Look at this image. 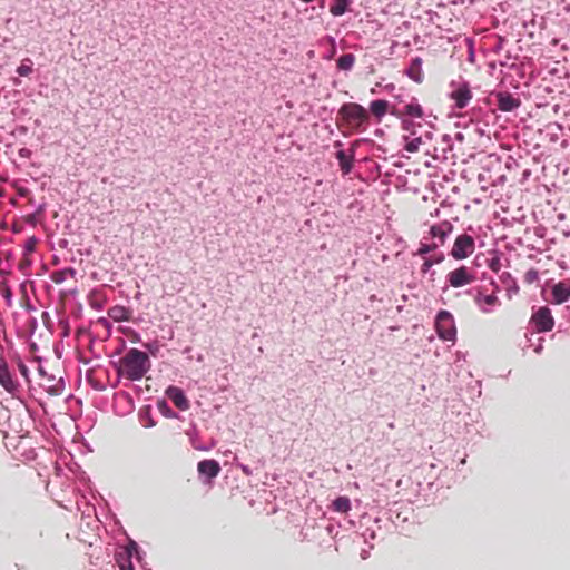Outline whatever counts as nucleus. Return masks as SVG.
Here are the masks:
<instances>
[{
	"label": "nucleus",
	"mask_w": 570,
	"mask_h": 570,
	"mask_svg": "<svg viewBox=\"0 0 570 570\" xmlns=\"http://www.w3.org/2000/svg\"><path fill=\"white\" fill-rule=\"evenodd\" d=\"M453 230V225L449 220H443L438 225H433L430 228V234L434 238H439L440 244L444 245L449 234Z\"/></svg>",
	"instance_id": "nucleus-14"
},
{
	"label": "nucleus",
	"mask_w": 570,
	"mask_h": 570,
	"mask_svg": "<svg viewBox=\"0 0 570 570\" xmlns=\"http://www.w3.org/2000/svg\"><path fill=\"white\" fill-rule=\"evenodd\" d=\"M23 265H30V261L24 256L23 261L20 263V267H23Z\"/></svg>",
	"instance_id": "nucleus-35"
},
{
	"label": "nucleus",
	"mask_w": 570,
	"mask_h": 570,
	"mask_svg": "<svg viewBox=\"0 0 570 570\" xmlns=\"http://www.w3.org/2000/svg\"><path fill=\"white\" fill-rule=\"evenodd\" d=\"M422 144V138L417 137L406 142L404 149L409 153H417Z\"/></svg>",
	"instance_id": "nucleus-28"
},
{
	"label": "nucleus",
	"mask_w": 570,
	"mask_h": 570,
	"mask_svg": "<svg viewBox=\"0 0 570 570\" xmlns=\"http://www.w3.org/2000/svg\"><path fill=\"white\" fill-rule=\"evenodd\" d=\"M131 312L121 305H115L108 309V316L115 322L129 321Z\"/></svg>",
	"instance_id": "nucleus-19"
},
{
	"label": "nucleus",
	"mask_w": 570,
	"mask_h": 570,
	"mask_svg": "<svg viewBox=\"0 0 570 570\" xmlns=\"http://www.w3.org/2000/svg\"><path fill=\"white\" fill-rule=\"evenodd\" d=\"M0 385L12 396L20 392V384L10 372L4 360L0 358Z\"/></svg>",
	"instance_id": "nucleus-9"
},
{
	"label": "nucleus",
	"mask_w": 570,
	"mask_h": 570,
	"mask_svg": "<svg viewBox=\"0 0 570 570\" xmlns=\"http://www.w3.org/2000/svg\"><path fill=\"white\" fill-rule=\"evenodd\" d=\"M158 409H159L160 411H163V409H167V412H168L167 416H168V417H173V416H174L173 411L167 406V404H166V402H165V401L158 402Z\"/></svg>",
	"instance_id": "nucleus-31"
},
{
	"label": "nucleus",
	"mask_w": 570,
	"mask_h": 570,
	"mask_svg": "<svg viewBox=\"0 0 570 570\" xmlns=\"http://www.w3.org/2000/svg\"><path fill=\"white\" fill-rule=\"evenodd\" d=\"M336 158L340 163V166H341V169L343 170V173L348 174L352 168L353 156L347 157V155L345 154L344 150H340L336 153Z\"/></svg>",
	"instance_id": "nucleus-21"
},
{
	"label": "nucleus",
	"mask_w": 570,
	"mask_h": 570,
	"mask_svg": "<svg viewBox=\"0 0 570 570\" xmlns=\"http://www.w3.org/2000/svg\"><path fill=\"white\" fill-rule=\"evenodd\" d=\"M390 112L399 119L403 117L423 118V107L417 102L416 98H411L410 101L399 100V104L393 106Z\"/></svg>",
	"instance_id": "nucleus-4"
},
{
	"label": "nucleus",
	"mask_w": 570,
	"mask_h": 570,
	"mask_svg": "<svg viewBox=\"0 0 570 570\" xmlns=\"http://www.w3.org/2000/svg\"><path fill=\"white\" fill-rule=\"evenodd\" d=\"M475 249L474 238L468 234L459 235L453 244L450 255L456 259H465L473 254Z\"/></svg>",
	"instance_id": "nucleus-6"
},
{
	"label": "nucleus",
	"mask_w": 570,
	"mask_h": 570,
	"mask_svg": "<svg viewBox=\"0 0 570 570\" xmlns=\"http://www.w3.org/2000/svg\"><path fill=\"white\" fill-rule=\"evenodd\" d=\"M495 97L498 101V108L504 112L513 111L521 105V100L512 96L510 92L500 91L495 94Z\"/></svg>",
	"instance_id": "nucleus-11"
},
{
	"label": "nucleus",
	"mask_w": 570,
	"mask_h": 570,
	"mask_svg": "<svg viewBox=\"0 0 570 570\" xmlns=\"http://www.w3.org/2000/svg\"><path fill=\"white\" fill-rule=\"evenodd\" d=\"M2 295L7 298V299H10L11 298V291L8 286H4L3 289H2Z\"/></svg>",
	"instance_id": "nucleus-33"
},
{
	"label": "nucleus",
	"mask_w": 570,
	"mask_h": 570,
	"mask_svg": "<svg viewBox=\"0 0 570 570\" xmlns=\"http://www.w3.org/2000/svg\"><path fill=\"white\" fill-rule=\"evenodd\" d=\"M423 60L420 57H415L411 60L406 75L410 79L416 83H421L424 79L422 70Z\"/></svg>",
	"instance_id": "nucleus-15"
},
{
	"label": "nucleus",
	"mask_w": 570,
	"mask_h": 570,
	"mask_svg": "<svg viewBox=\"0 0 570 570\" xmlns=\"http://www.w3.org/2000/svg\"><path fill=\"white\" fill-rule=\"evenodd\" d=\"M475 271L465 265H462L446 274V282L454 288L470 285L475 281Z\"/></svg>",
	"instance_id": "nucleus-5"
},
{
	"label": "nucleus",
	"mask_w": 570,
	"mask_h": 570,
	"mask_svg": "<svg viewBox=\"0 0 570 570\" xmlns=\"http://www.w3.org/2000/svg\"><path fill=\"white\" fill-rule=\"evenodd\" d=\"M33 72L32 62L26 58L22 63L17 68V73L21 77H28Z\"/></svg>",
	"instance_id": "nucleus-25"
},
{
	"label": "nucleus",
	"mask_w": 570,
	"mask_h": 570,
	"mask_svg": "<svg viewBox=\"0 0 570 570\" xmlns=\"http://www.w3.org/2000/svg\"><path fill=\"white\" fill-rule=\"evenodd\" d=\"M341 126L352 132H363L370 122L368 111L357 102H345L338 109Z\"/></svg>",
	"instance_id": "nucleus-2"
},
{
	"label": "nucleus",
	"mask_w": 570,
	"mask_h": 570,
	"mask_svg": "<svg viewBox=\"0 0 570 570\" xmlns=\"http://www.w3.org/2000/svg\"><path fill=\"white\" fill-rule=\"evenodd\" d=\"M334 511L347 513L351 510V501L347 497H338L332 503Z\"/></svg>",
	"instance_id": "nucleus-22"
},
{
	"label": "nucleus",
	"mask_w": 570,
	"mask_h": 570,
	"mask_svg": "<svg viewBox=\"0 0 570 570\" xmlns=\"http://www.w3.org/2000/svg\"><path fill=\"white\" fill-rule=\"evenodd\" d=\"M491 285L494 287L491 294H484L482 288H478L474 296V303L483 313H490L494 307L501 305V301L497 295V292H499V286L494 281L491 282Z\"/></svg>",
	"instance_id": "nucleus-7"
},
{
	"label": "nucleus",
	"mask_w": 570,
	"mask_h": 570,
	"mask_svg": "<svg viewBox=\"0 0 570 570\" xmlns=\"http://www.w3.org/2000/svg\"><path fill=\"white\" fill-rule=\"evenodd\" d=\"M107 303V295L102 288H95L88 294V304L95 309H102Z\"/></svg>",
	"instance_id": "nucleus-16"
},
{
	"label": "nucleus",
	"mask_w": 570,
	"mask_h": 570,
	"mask_svg": "<svg viewBox=\"0 0 570 570\" xmlns=\"http://www.w3.org/2000/svg\"><path fill=\"white\" fill-rule=\"evenodd\" d=\"M552 296L556 304H562L570 297V284L559 282L552 287Z\"/></svg>",
	"instance_id": "nucleus-17"
},
{
	"label": "nucleus",
	"mask_w": 570,
	"mask_h": 570,
	"mask_svg": "<svg viewBox=\"0 0 570 570\" xmlns=\"http://www.w3.org/2000/svg\"><path fill=\"white\" fill-rule=\"evenodd\" d=\"M38 239L35 236L29 237L23 245L24 256L32 254L36 250Z\"/></svg>",
	"instance_id": "nucleus-27"
},
{
	"label": "nucleus",
	"mask_w": 570,
	"mask_h": 570,
	"mask_svg": "<svg viewBox=\"0 0 570 570\" xmlns=\"http://www.w3.org/2000/svg\"><path fill=\"white\" fill-rule=\"evenodd\" d=\"M403 129H409V127L405 125V121H403Z\"/></svg>",
	"instance_id": "nucleus-36"
},
{
	"label": "nucleus",
	"mask_w": 570,
	"mask_h": 570,
	"mask_svg": "<svg viewBox=\"0 0 570 570\" xmlns=\"http://www.w3.org/2000/svg\"><path fill=\"white\" fill-rule=\"evenodd\" d=\"M62 389H63V383L61 380H59V382L57 384L48 386V392L52 395H59V394H61Z\"/></svg>",
	"instance_id": "nucleus-30"
},
{
	"label": "nucleus",
	"mask_w": 570,
	"mask_h": 570,
	"mask_svg": "<svg viewBox=\"0 0 570 570\" xmlns=\"http://www.w3.org/2000/svg\"><path fill=\"white\" fill-rule=\"evenodd\" d=\"M348 0H335V3L331 6L330 12L335 16H342L347 10Z\"/></svg>",
	"instance_id": "nucleus-24"
},
{
	"label": "nucleus",
	"mask_w": 570,
	"mask_h": 570,
	"mask_svg": "<svg viewBox=\"0 0 570 570\" xmlns=\"http://www.w3.org/2000/svg\"><path fill=\"white\" fill-rule=\"evenodd\" d=\"M165 394L180 411L189 409V401L180 387L170 385L166 389Z\"/></svg>",
	"instance_id": "nucleus-10"
},
{
	"label": "nucleus",
	"mask_w": 570,
	"mask_h": 570,
	"mask_svg": "<svg viewBox=\"0 0 570 570\" xmlns=\"http://www.w3.org/2000/svg\"><path fill=\"white\" fill-rule=\"evenodd\" d=\"M389 107H390V104L387 100H383V99H377V100H373L371 104H370V110L371 112L379 119L381 120V118L389 111Z\"/></svg>",
	"instance_id": "nucleus-20"
},
{
	"label": "nucleus",
	"mask_w": 570,
	"mask_h": 570,
	"mask_svg": "<svg viewBox=\"0 0 570 570\" xmlns=\"http://www.w3.org/2000/svg\"><path fill=\"white\" fill-rule=\"evenodd\" d=\"M19 371H20L21 375L28 380L29 370H28L27 365L23 363H19Z\"/></svg>",
	"instance_id": "nucleus-32"
},
{
	"label": "nucleus",
	"mask_w": 570,
	"mask_h": 570,
	"mask_svg": "<svg viewBox=\"0 0 570 570\" xmlns=\"http://www.w3.org/2000/svg\"><path fill=\"white\" fill-rule=\"evenodd\" d=\"M530 323L534 326L538 333L549 332L554 326V320L551 311L547 306L540 307L535 313L532 314Z\"/></svg>",
	"instance_id": "nucleus-8"
},
{
	"label": "nucleus",
	"mask_w": 570,
	"mask_h": 570,
	"mask_svg": "<svg viewBox=\"0 0 570 570\" xmlns=\"http://www.w3.org/2000/svg\"><path fill=\"white\" fill-rule=\"evenodd\" d=\"M438 247L436 244H432V245H429V244H421L420 248L417 249L416 252V255L419 256H424L426 255L428 253L434 250L435 248Z\"/></svg>",
	"instance_id": "nucleus-29"
},
{
	"label": "nucleus",
	"mask_w": 570,
	"mask_h": 570,
	"mask_svg": "<svg viewBox=\"0 0 570 570\" xmlns=\"http://www.w3.org/2000/svg\"><path fill=\"white\" fill-rule=\"evenodd\" d=\"M499 261H493L491 264H490V268L493 269L494 272H498L499 271Z\"/></svg>",
	"instance_id": "nucleus-34"
},
{
	"label": "nucleus",
	"mask_w": 570,
	"mask_h": 570,
	"mask_svg": "<svg viewBox=\"0 0 570 570\" xmlns=\"http://www.w3.org/2000/svg\"><path fill=\"white\" fill-rule=\"evenodd\" d=\"M150 360L146 352L138 348L128 350L124 356L114 363L118 376L128 381H139L150 370Z\"/></svg>",
	"instance_id": "nucleus-1"
},
{
	"label": "nucleus",
	"mask_w": 570,
	"mask_h": 570,
	"mask_svg": "<svg viewBox=\"0 0 570 570\" xmlns=\"http://www.w3.org/2000/svg\"><path fill=\"white\" fill-rule=\"evenodd\" d=\"M222 468L218 461L214 459L202 460L197 464V471L200 475L207 476L209 480L216 478Z\"/></svg>",
	"instance_id": "nucleus-12"
},
{
	"label": "nucleus",
	"mask_w": 570,
	"mask_h": 570,
	"mask_svg": "<svg viewBox=\"0 0 570 570\" xmlns=\"http://www.w3.org/2000/svg\"><path fill=\"white\" fill-rule=\"evenodd\" d=\"M354 63H355V56L353 53L342 55L337 59V67L341 70H351L352 67L354 66Z\"/></svg>",
	"instance_id": "nucleus-23"
},
{
	"label": "nucleus",
	"mask_w": 570,
	"mask_h": 570,
	"mask_svg": "<svg viewBox=\"0 0 570 570\" xmlns=\"http://www.w3.org/2000/svg\"><path fill=\"white\" fill-rule=\"evenodd\" d=\"M443 259H444L443 254H440L435 258H426L421 266V272L423 274H426L434 264H440L441 262H443Z\"/></svg>",
	"instance_id": "nucleus-26"
},
{
	"label": "nucleus",
	"mask_w": 570,
	"mask_h": 570,
	"mask_svg": "<svg viewBox=\"0 0 570 570\" xmlns=\"http://www.w3.org/2000/svg\"><path fill=\"white\" fill-rule=\"evenodd\" d=\"M435 331L443 341L454 342L456 327L453 315L445 309L440 311L435 317Z\"/></svg>",
	"instance_id": "nucleus-3"
},
{
	"label": "nucleus",
	"mask_w": 570,
	"mask_h": 570,
	"mask_svg": "<svg viewBox=\"0 0 570 570\" xmlns=\"http://www.w3.org/2000/svg\"><path fill=\"white\" fill-rule=\"evenodd\" d=\"M451 99L455 102L456 108H464L472 99V92L466 85L461 86L451 92Z\"/></svg>",
	"instance_id": "nucleus-13"
},
{
	"label": "nucleus",
	"mask_w": 570,
	"mask_h": 570,
	"mask_svg": "<svg viewBox=\"0 0 570 570\" xmlns=\"http://www.w3.org/2000/svg\"><path fill=\"white\" fill-rule=\"evenodd\" d=\"M77 271L72 267H67L63 269L55 271L50 274V279L55 284H62L67 279H73L76 277Z\"/></svg>",
	"instance_id": "nucleus-18"
}]
</instances>
